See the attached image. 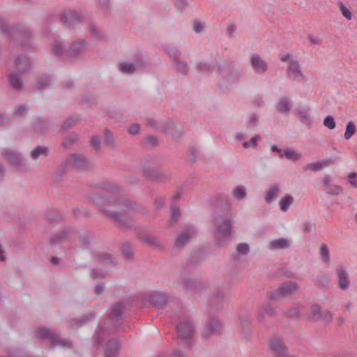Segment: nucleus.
<instances>
[{"label":"nucleus","instance_id":"obj_1","mask_svg":"<svg viewBox=\"0 0 357 357\" xmlns=\"http://www.w3.org/2000/svg\"><path fill=\"white\" fill-rule=\"evenodd\" d=\"M0 32L7 34L10 42L20 43L22 47H30L31 32L21 26H8L3 19L0 17Z\"/></svg>","mask_w":357,"mask_h":357},{"label":"nucleus","instance_id":"obj_2","mask_svg":"<svg viewBox=\"0 0 357 357\" xmlns=\"http://www.w3.org/2000/svg\"><path fill=\"white\" fill-rule=\"evenodd\" d=\"M280 58L282 61L288 63L287 70V77L296 82H301L304 79V75L301 71L298 61L291 54H281Z\"/></svg>","mask_w":357,"mask_h":357},{"label":"nucleus","instance_id":"obj_3","mask_svg":"<svg viewBox=\"0 0 357 357\" xmlns=\"http://www.w3.org/2000/svg\"><path fill=\"white\" fill-rule=\"evenodd\" d=\"M36 335L38 338L43 340H50V344L53 347L66 345L64 340H61L58 335L53 333L50 329L46 327L39 328L36 331Z\"/></svg>","mask_w":357,"mask_h":357},{"label":"nucleus","instance_id":"obj_4","mask_svg":"<svg viewBox=\"0 0 357 357\" xmlns=\"http://www.w3.org/2000/svg\"><path fill=\"white\" fill-rule=\"evenodd\" d=\"M3 156L7 158L17 169H26L27 167L26 161L21 156V155L13 150L7 149L2 153Z\"/></svg>","mask_w":357,"mask_h":357},{"label":"nucleus","instance_id":"obj_5","mask_svg":"<svg viewBox=\"0 0 357 357\" xmlns=\"http://www.w3.org/2000/svg\"><path fill=\"white\" fill-rule=\"evenodd\" d=\"M231 234V223L229 220L223 221L221 225L219 226L217 232L216 236L218 240H222L224 238H227L230 236Z\"/></svg>","mask_w":357,"mask_h":357},{"label":"nucleus","instance_id":"obj_6","mask_svg":"<svg viewBox=\"0 0 357 357\" xmlns=\"http://www.w3.org/2000/svg\"><path fill=\"white\" fill-rule=\"evenodd\" d=\"M298 290V286L295 282H287L282 284L277 290L275 297L285 296Z\"/></svg>","mask_w":357,"mask_h":357},{"label":"nucleus","instance_id":"obj_7","mask_svg":"<svg viewBox=\"0 0 357 357\" xmlns=\"http://www.w3.org/2000/svg\"><path fill=\"white\" fill-rule=\"evenodd\" d=\"M67 173V161L62 162L56 169L53 180L56 183H62L64 182Z\"/></svg>","mask_w":357,"mask_h":357},{"label":"nucleus","instance_id":"obj_8","mask_svg":"<svg viewBox=\"0 0 357 357\" xmlns=\"http://www.w3.org/2000/svg\"><path fill=\"white\" fill-rule=\"evenodd\" d=\"M250 63L254 70L258 73H264L267 69V65L264 60L257 54L251 56Z\"/></svg>","mask_w":357,"mask_h":357},{"label":"nucleus","instance_id":"obj_9","mask_svg":"<svg viewBox=\"0 0 357 357\" xmlns=\"http://www.w3.org/2000/svg\"><path fill=\"white\" fill-rule=\"evenodd\" d=\"M16 69L20 73H24L31 68V63L26 56H18L15 61Z\"/></svg>","mask_w":357,"mask_h":357},{"label":"nucleus","instance_id":"obj_10","mask_svg":"<svg viewBox=\"0 0 357 357\" xmlns=\"http://www.w3.org/2000/svg\"><path fill=\"white\" fill-rule=\"evenodd\" d=\"M272 150L278 151L280 153V157H285L289 160L296 161L301 158V154L293 149H287L284 151L278 149V148L275 146H272Z\"/></svg>","mask_w":357,"mask_h":357},{"label":"nucleus","instance_id":"obj_11","mask_svg":"<svg viewBox=\"0 0 357 357\" xmlns=\"http://www.w3.org/2000/svg\"><path fill=\"white\" fill-rule=\"evenodd\" d=\"M221 324L219 321L213 320L211 323L206 326L203 331V335L206 337L212 335L217 334L220 331Z\"/></svg>","mask_w":357,"mask_h":357},{"label":"nucleus","instance_id":"obj_12","mask_svg":"<svg viewBox=\"0 0 357 357\" xmlns=\"http://www.w3.org/2000/svg\"><path fill=\"white\" fill-rule=\"evenodd\" d=\"M178 334L181 338H188L192 335L194 332L193 327L189 322L181 324L177 326Z\"/></svg>","mask_w":357,"mask_h":357},{"label":"nucleus","instance_id":"obj_13","mask_svg":"<svg viewBox=\"0 0 357 357\" xmlns=\"http://www.w3.org/2000/svg\"><path fill=\"white\" fill-rule=\"evenodd\" d=\"M50 153V149L47 146H38L34 149H33L30 155L33 160H37L40 157L46 158Z\"/></svg>","mask_w":357,"mask_h":357},{"label":"nucleus","instance_id":"obj_14","mask_svg":"<svg viewBox=\"0 0 357 357\" xmlns=\"http://www.w3.org/2000/svg\"><path fill=\"white\" fill-rule=\"evenodd\" d=\"M68 165L74 166L79 169H82L87 167V162L81 156L73 155L68 158Z\"/></svg>","mask_w":357,"mask_h":357},{"label":"nucleus","instance_id":"obj_15","mask_svg":"<svg viewBox=\"0 0 357 357\" xmlns=\"http://www.w3.org/2000/svg\"><path fill=\"white\" fill-rule=\"evenodd\" d=\"M338 285L342 289H347L349 285V280L347 273L342 268L337 269Z\"/></svg>","mask_w":357,"mask_h":357},{"label":"nucleus","instance_id":"obj_16","mask_svg":"<svg viewBox=\"0 0 357 357\" xmlns=\"http://www.w3.org/2000/svg\"><path fill=\"white\" fill-rule=\"evenodd\" d=\"M294 197L290 195H284L279 201V206L282 211L286 212L289 210L294 202Z\"/></svg>","mask_w":357,"mask_h":357},{"label":"nucleus","instance_id":"obj_17","mask_svg":"<svg viewBox=\"0 0 357 357\" xmlns=\"http://www.w3.org/2000/svg\"><path fill=\"white\" fill-rule=\"evenodd\" d=\"M33 130L38 134H45L48 130V123L45 120L37 119L33 123Z\"/></svg>","mask_w":357,"mask_h":357},{"label":"nucleus","instance_id":"obj_18","mask_svg":"<svg viewBox=\"0 0 357 357\" xmlns=\"http://www.w3.org/2000/svg\"><path fill=\"white\" fill-rule=\"evenodd\" d=\"M289 246V241L286 238H278L273 240L269 243L271 249H284Z\"/></svg>","mask_w":357,"mask_h":357},{"label":"nucleus","instance_id":"obj_19","mask_svg":"<svg viewBox=\"0 0 357 357\" xmlns=\"http://www.w3.org/2000/svg\"><path fill=\"white\" fill-rule=\"evenodd\" d=\"M270 346L271 349L275 353L278 354V355H282V354H284L285 347L282 342L279 339L273 338L271 340Z\"/></svg>","mask_w":357,"mask_h":357},{"label":"nucleus","instance_id":"obj_20","mask_svg":"<svg viewBox=\"0 0 357 357\" xmlns=\"http://www.w3.org/2000/svg\"><path fill=\"white\" fill-rule=\"evenodd\" d=\"M194 230L192 229H187L184 232L178 235L176 238V244L181 245L185 243L188 239L193 235Z\"/></svg>","mask_w":357,"mask_h":357},{"label":"nucleus","instance_id":"obj_21","mask_svg":"<svg viewBox=\"0 0 357 357\" xmlns=\"http://www.w3.org/2000/svg\"><path fill=\"white\" fill-rule=\"evenodd\" d=\"M9 82L13 88L17 91L22 89L23 83L20 75L17 74H11L9 77Z\"/></svg>","mask_w":357,"mask_h":357},{"label":"nucleus","instance_id":"obj_22","mask_svg":"<svg viewBox=\"0 0 357 357\" xmlns=\"http://www.w3.org/2000/svg\"><path fill=\"white\" fill-rule=\"evenodd\" d=\"M52 84V77L49 75H42L37 84L36 89L39 90H43L47 88Z\"/></svg>","mask_w":357,"mask_h":357},{"label":"nucleus","instance_id":"obj_23","mask_svg":"<svg viewBox=\"0 0 357 357\" xmlns=\"http://www.w3.org/2000/svg\"><path fill=\"white\" fill-rule=\"evenodd\" d=\"M280 192V187L278 185H274L266 192L265 200L266 202H272L277 197Z\"/></svg>","mask_w":357,"mask_h":357},{"label":"nucleus","instance_id":"obj_24","mask_svg":"<svg viewBox=\"0 0 357 357\" xmlns=\"http://www.w3.org/2000/svg\"><path fill=\"white\" fill-rule=\"evenodd\" d=\"M291 107L289 101L286 98H282L277 105V109L280 113L287 112Z\"/></svg>","mask_w":357,"mask_h":357},{"label":"nucleus","instance_id":"obj_25","mask_svg":"<svg viewBox=\"0 0 357 357\" xmlns=\"http://www.w3.org/2000/svg\"><path fill=\"white\" fill-rule=\"evenodd\" d=\"M61 218L62 217H61V214L57 211H47L45 213V219L47 221V222H49V223L57 222L59 220H61Z\"/></svg>","mask_w":357,"mask_h":357},{"label":"nucleus","instance_id":"obj_26","mask_svg":"<svg viewBox=\"0 0 357 357\" xmlns=\"http://www.w3.org/2000/svg\"><path fill=\"white\" fill-rule=\"evenodd\" d=\"M138 66H133L132 63L122 62L119 64V69L123 73L132 74Z\"/></svg>","mask_w":357,"mask_h":357},{"label":"nucleus","instance_id":"obj_27","mask_svg":"<svg viewBox=\"0 0 357 357\" xmlns=\"http://www.w3.org/2000/svg\"><path fill=\"white\" fill-rule=\"evenodd\" d=\"M328 165V162L326 160L321 162H311L306 165L307 169H310L312 171H319L323 168L324 166H327Z\"/></svg>","mask_w":357,"mask_h":357},{"label":"nucleus","instance_id":"obj_28","mask_svg":"<svg viewBox=\"0 0 357 357\" xmlns=\"http://www.w3.org/2000/svg\"><path fill=\"white\" fill-rule=\"evenodd\" d=\"M338 8L341 14L348 20L352 19V13L349 8H347L342 2L338 3Z\"/></svg>","mask_w":357,"mask_h":357},{"label":"nucleus","instance_id":"obj_29","mask_svg":"<svg viewBox=\"0 0 357 357\" xmlns=\"http://www.w3.org/2000/svg\"><path fill=\"white\" fill-rule=\"evenodd\" d=\"M356 131V126L352 121H350L347 123L346 127V130L344 135V137L346 139H349Z\"/></svg>","mask_w":357,"mask_h":357},{"label":"nucleus","instance_id":"obj_30","mask_svg":"<svg viewBox=\"0 0 357 357\" xmlns=\"http://www.w3.org/2000/svg\"><path fill=\"white\" fill-rule=\"evenodd\" d=\"M323 310H321V307L317 305H314L312 306V312H311V319L316 321H319L321 318Z\"/></svg>","mask_w":357,"mask_h":357},{"label":"nucleus","instance_id":"obj_31","mask_svg":"<svg viewBox=\"0 0 357 357\" xmlns=\"http://www.w3.org/2000/svg\"><path fill=\"white\" fill-rule=\"evenodd\" d=\"M66 237H67L66 231L64 230V231H62L61 232H60L59 234L54 235L51 238L50 242L52 244H57V243H61L64 239H66Z\"/></svg>","mask_w":357,"mask_h":357},{"label":"nucleus","instance_id":"obj_32","mask_svg":"<svg viewBox=\"0 0 357 357\" xmlns=\"http://www.w3.org/2000/svg\"><path fill=\"white\" fill-rule=\"evenodd\" d=\"M28 106L26 105H20L17 106L14 111L13 115L15 117H22L26 112Z\"/></svg>","mask_w":357,"mask_h":357},{"label":"nucleus","instance_id":"obj_33","mask_svg":"<svg viewBox=\"0 0 357 357\" xmlns=\"http://www.w3.org/2000/svg\"><path fill=\"white\" fill-rule=\"evenodd\" d=\"M233 195L236 197L237 199H242L245 197L246 192L245 188L243 186H237L234 190H233Z\"/></svg>","mask_w":357,"mask_h":357},{"label":"nucleus","instance_id":"obj_34","mask_svg":"<svg viewBox=\"0 0 357 357\" xmlns=\"http://www.w3.org/2000/svg\"><path fill=\"white\" fill-rule=\"evenodd\" d=\"M320 255L321 259L326 262L329 260L330 255H329V250L328 247L326 245H321L320 248Z\"/></svg>","mask_w":357,"mask_h":357},{"label":"nucleus","instance_id":"obj_35","mask_svg":"<svg viewBox=\"0 0 357 357\" xmlns=\"http://www.w3.org/2000/svg\"><path fill=\"white\" fill-rule=\"evenodd\" d=\"M324 125L330 130L335 128V122L331 116H326L324 120Z\"/></svg>","mask_w":357,"mask_h":357},{"label":"nucleus","instance_id":"obj_36","mask_svg":"<svg viewBox=\"0 0 357 357\" xmlns=\"http://www.w3.org/2000/svg\"><path fill=\"white\" fill-rule=\"evenodd\" d=\"M342 192V188L337 185H331L327 188V192L331 195H340Z\"/></svg>","mask_w":357,"mask_h":357},{"label":"nucleus","instance_id":"obj_37","mask_svg":"<svg viewBox=\"0 0 357 357\" xmlns=\"http://www.w3.org/2000/svg\"><path fill=\"white\" fill-rule=\"evenodd\" d=\"M250 248L246 243H240L236 247V250L239 254L245 255L248 252Z\"/></svg>","mask_w":357,"mask_h":357},{"label":"nucleus","instance_id":"obj_38","mask_svg":"<svg viewBox=\"0 0 357 357\" xmlns=\"http://www.w3.org/2000/svg\"><path fill=\"white\" fill-rule=\"evenodd\" d=\"M307 38L311 45H319L322 43L321 38L317 36L310 35Z\"/></svg>","mask_w":357,"mask_h":357},{"label":"nucleus","instance_id":"obj_39","mask_svg":"<svg viewBox=\"0 0 357 357\" xmlns=\"http://www.w3.org/2000/svg\"><path fill=\"white\" fill-rule=\"evenodd\" d=\"M83 48H84V44L82 42L74 43V44H73L72 47H71L73 54L75 55L78 54L81 51V50H82Z\"/></svg>","mask_w":357,"mask_h":357},{"label":"nucleus","instance_id":"obj_40","mask_svg":"<svg viewBox=\"0 0 357 357\" xmlns=\"http://www.w3.org/2000/svg\"><path fill=\"white\" fill-rule=\"evenodd\" d=\"M63 52V47L59 42H55L53 45V53L56 56L61 55Z\"/></svg>","mask_w":357,"mask_h":357},{"label":"nucleus","instance_id":"obj_41","mask_svg":"<svg viewBox=\"0 0 357 357\" xmlns=\"http://www.w3.org/2000/svg\"><path fill=\"white\" fill-rule=\"evenodd\" d=\"M333 314L328 310H324L322 312L321 318L319 321L324 322L330 321L332 319Z\"/></svg>","mask_w":357,"mask_h":357},{"label":"nucleus","instance_id":"obj_42","mask_svg":"<svg viewBox=\"0 0 357 357\" xmlns=\"http://www.w3.org/2000/svg\"><path fill=\"white\" fill-rule=\"evenodd\" d=\"M91 144L96 149H98L100 146V139L97 135L92 136L91 139Z\"/></svg>","mask_w":357,"mask_h":357},{"label":"nucleus","instance_id":"obj_43","mask_svg":"<svg viewBox=\"0 0 357 357\" xmlns=\"http://www.w3.org/2000/svg\"><path fill=\"white\" fill-rule=\"evenodd\" d=\"M180 215L179 209L177 207L172 208V212L171 215L172 222H175L177 220L178 217Z\"/></svg>","mask_w":357,"mask_h":357},{"label":"nucleus","instance_id":"obj_44","mask_svg":"<svg viewBox=\"0 0 357 357\" xmlns=\"http://www.w3.org/2000/svg\"><path fill=\"white\" fill-rule=\"evenodd\" d=\"M349 181L354 187L357 188V175L352 172L349 174Z\"/></svg>","mask_w":357,"mask_h":357},{"label":"nucleus","instance_id":"obj_45","mask_svg":"<svg viewBox=\"0 0 357 357\" xmlns=\"http://www.w3.org/2000/svg\"><path fill=\"white\" fill-rule=\"evenodd\" d=\"M129 133L131 135L138 134L139 132V126L138 124H134L129 128Z\"/></svg>","mask_w":357,"mask_h":357},{"label":"nucleus","instance_id":"obj_46","mask_svg":"<svg viewBox=\"0 0 357 357\" xmlns=\"http://www.w3.org/2000/svg\"><path fill=\"white\" fill-rule=\"evenodd\" d=\"M203 25L199 22H195L193 24V29L195 32L199 33L203 30Z\"/></svg>","mask_w":357,"mask_h":357},{"label":"nucleus","instance_id":"obj_47","mask_svg":"<svg viewBox=\"0 0 357 357\" xmlns=\"http://www.w3.org/2000/svg\"><path fill=\"white\" fill-rule=\"evenodd\" d=\"M176 68L178 70L181 71L182 73H185L187 70V66L185 63L182 62H178L177 63Z\"/></svg>","mask_w":357,"mask_h":357},{"label":"nucleus","instance_id":"obj_48","mask_svg":"<svg viewBox=\"0 0 357 357\" xmlns=\"http://www.w3.org/2000/svg\"><path fill=\"white\" fill-rule=\"evenodd\" d=\"M79 15L75 11H71L70 13H68V22H70V20H73L76 21L78 20Z\"/></svg>","mask_w":357,"mask_h":357},{"label":"nucleus","instance_id":"obj_49","mask_svg":"<svg viewBox=\"0 0 357 357\" xmlns=\"http://www.w3.org/2000/svg\"><path fill=\"white\" fill-rule=\"evenodd\" d=\"M260 139V137L259 136H255L251 139L250 144L251 146L255 148L257 146V142Z\"/></svg>","mask_w":357,"mask_h":357},{"label":"nucleus","instance_id":"obj_50","mask_svg":"<svg viewBox=\"0 0 357 357\" xmlns=\"http://www.w3.org/2000/svg\"><path fill=\"white\" fill-rule=\"evenodd\" d=\"M60 261H61V259L57 257H53L50 259L51 264L53 265H55V266L59 265Z\"/></svg>","mask_w":357,"mask_h":357},{"label":"nucleus","instance_id":"obj_51","mask_svg":"<svg viewBox=\"0 0 357 357\" xmlns=\"http://www.w3.org/2000/svg\"><path fill=\"white\" fill-rule=\"evenodd\" d=\"M330 181H331V178H330V176H326L324 178V185L326 187V188L328 187H329L330 185H331L330 184Z\"/></svg>","mask_w":357,"mask_h":357},{"label":"nucleus","instance_id":"obj_52","mask_svg":"<svg viewBox=\"0 0 357 357\" xmlns=\"http://www.w3.org/2000/svg\"><path fill=\"white\" fill-rule=\"evenodd\" d=\"M101 208H102V210L104 212H105V213H107L110 214L111 215H112V217H114V218H116V215L114 214V213H115V211H113V210H109V209H107V208H104V207H102Z\"/></svg>","mask_w":357,"mask_h":357},{"label":"nucleus","instance_id":"obj_53","mask_svg":"<svg viewBox=\"0 0 357 357\" xmlns=\"http://www.w3.org/2000/svg\"><path fill=\"white\" fill-rule=\"evenodd\" d=\"M95 291L97 294H100L103 291V287L100 285L96 287Z\"/></svg>","mask_w":357,"mask_h":357},{"label":"nucleus","instance_id":"obj_54","mask_svg":"<svg viewBox=\"0 0 357 357\" xmlns=\"http://www.w3.org/2000/svg\"><path fill=\"white\" fill-rule=\"evenodd\" d=\"M0 259L3 261L5 260V257L3 255V250L1 249V245L0 244Z\"/></svg>","mask_w":357,"mask_h":357},{"label":"nucleus","instance_id":"obj_55","mask_svg":"<svg viewBox=\"0 0 357 357\" xmlns=\"http://www.w3.org/2000/svg\"><path fill=\"white\" fill-rule=\"evenodd\" d=\"M104 202H107L108 204H112V202L110 200H108V199H103L102 200ZM119 202H112V205H116V206H119Z\"/></svg>","mask_w":357,"mask_h":357},{"label":"nucleus","instance_id":"obj_56","mask_svg":"<svg viewBox=\"0 0 357 357\" xmlns=\"http://www.w3.org/2000/svg\"><path fill=\"white\" fill-rule=\"evenodd\" d=\"M4 170V167L1 164H0V177L3 175Z\"/></svg>","mask_w":357,"mask_h":357},{"label":"nucleus","instance_id":"obj_57","mask_svg":"<svg viewBox=\"0 0 357 357\" xmlns=\"http://www.w3.org/2000/svg\"><path fill=\"white\" fill-rule=\"evenodd\" d=\"M157 298H158V296H152L151 297V301L153 303V304L155 305L159 306V305H158L157 303H156V299Z\"/></svg>","mask_w":357,"mask_h":357},{"label":"nucleus","instance_id":"obj_58","mask_svg":"<svg viewBox=\"0 0 357 357\" xmlns=\"http://www.w3.org/2000/svg\"><path fill=\"white\" fill-rule=\"evenodd\" d=\"M276 357H295L294 356H292V355H288V354H285L284 353L282 354V355H278Z\"/></svg>","mask_w":357,"mask_h":357},{"label":"nucleus","instance_id":"obj_59","mask_svg":"<svg viewBox=\"0 0 357 357\" xmlns=\"http://www.w3.org/2000/svg\"><path fill=\"white\" fill-rule=\"evenodd\" d=\"M110 344L114 346L115 350L119 349V346H118V344L116 342L114 341V342H112Z\"/></svg>","mask_w":357,"mask_h":357},{"label":"nucleus","instance_id":"obj_60","mask_svg":"<svg viewBox=\"0 0 357 357\" xmlns=\"http://www.w3.org/2000/svg\"><path fill=\"white\" fill-rule=\"evenodd\" d=\"M149 124L151 126L154 127L155 126V122L153 120H149Z\"/></svg>","mask_w":357,"mask_h":357},{"label":"nucleus","instance_id":"obj_61","mask_svg":"<svg viewBox=\"0 0 357 357\" xmlns=\"http://www.w3.org/2000/svg\"><path fill=\"white\" fill-rule=\"evenodd\" d=\"M243 148H245V149H248V148H249V147H250L249 143H248V142H244V143L243 144Z\"/></svg>","mask_w":357,"mask_h":357},{"label":"nucleus","instance_id":"obj_62","mask_svg":"<svg viewBox=\"0 0 357 357\" xmlns=\"http://www.w3.org/2000/svg\"><path fill=\"white\" fill-rule=\"evenodd\" d=\"M66 123H66V121H64V122L63 123V124H62V126H61V130H65V129H66V125H67Z\"/></svg>","mask_w":357,"mask_h":357},{"label":"nucleus","instance_id":"obj_63","mask_svg":"<svg viewBox=\"0 0 357 357\" xmlns=\"http://www.w3.org/2000/svg\"><path fill=\"white\" fill-rule=\"evenodd\" d=\"M173 357H181L180 354H175Z\"/></svg>","mask_w":357,"mask_h":357},{"label":"nucleus","instance_id":"obj_64","mask_svg":"<svg viewBox=\"0 0 357 357\" xmlns=\"http://www.w3.org/2000/svg\"><path fill=\"white\" fill-rule=\"evenodd\" d=\"M62 146H63V147H65V146H66V141H63V143H62Z\"/></svg>","mask_w":357,"mask_h":357}]
</instances>
